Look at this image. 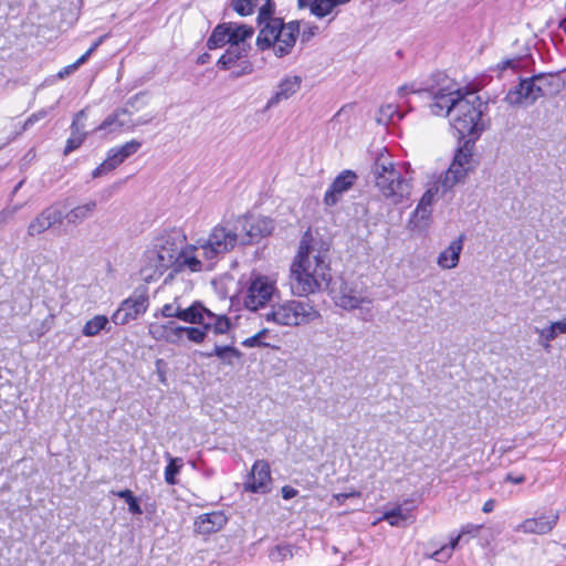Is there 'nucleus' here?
<instances>
[{
  "mask_svg": "<svg viewBox=\"0 0 566 566\" xmlns=\"http://www.w3.org/2000/svg\"><path fill=\"white\" fill-rule=\"evenodd\" d=\"M336 8L333 0H314L310 6L312 14L319 19L329 15Z\"/></svg>",
  "mask_w": 566,
  "mask_h": 566,
  "instance_id": "41",
  "label": "nucleus"
},
{
  "mask_svg": "<svg viewBox=\"0 0 566 566\" xmlns=\"http://www.w3.org/2000/svg\"><path fill=\"white\" fill-rule=\"evenodd\" d=\"M439 192V186L429 188L420 198L408 220L410 231H423L431 223L432 206Z\"/></svg>",
  "mask_w": 566,
  "mask_h": 566,
  "instance_id": "14",
  "label": "nucleus"
},
{
  "mask_svg": "<svg viewBox=\"0 0 566 566\" xmlns=\"http://www.w3.org/2000/svg\"><path fill=\"white\" fill-rule=\"evenodd\" d=\"M63 212L56 206H50L34 217L28 226L27 232L30 237H36L44 233L50 228L61 224Z\"/></svg>",
  "mask_w": 566,
  "mask_h": 566,
  "instance_id": "18",
  "label": "nucleus"
},
{
  "mask_svg": "<svg viewBox=\"0 0 566 566\" xmlns=\"http://www.w3.org/2000/svg\"><path fill=\"white\" fill-rule=\"evenodd\" d=\"M281 492L284 500H291L298 494V491L290 485H284Z\"/></svg>",
  "mask_w": 566,
  "mask_h": 566,
  "instance_id": "51",
  "label": "nucleus"
},
{
  "mask_svg": "<svg viewBox=\"0 0 566 566\" xmlns=\"http://www.w3.org/2000/svg\"><path fill=\"white\" fill-rule=\"evenodd\" d=\"M96 209L95 201H88L71 209L65 218L70 224L77 226L88 219Z\"/></svg>",
  "mask_w": 566,
  "mask_h": 566,
  "instance_id": "32",
  "label": "nucleus"
},
{
  "mask_svg": "<svg viewBox=\"0 0 566 566\" xmlns=\"http://www.w3.org/2000/svg\"><path fill=\"white\" fill-rule=\"evenodd\" d=\"M295 554V547L290 544H280L273 547L269 553V558L273 563H282L284 560L293 558Z\"/></svg>",
  "mask_w": 566,
  "mask_h": 566,
  "instance_id": "40",
  "label": "nucleus"
},
{
  "mask_svg": "<svg viewBox=\"0 0 566 566\" xmlns=\"http://www.w3.org/2000/svg\"><path fill=\"white\" fill-rule=\"evenodd\" d=\"M53 317L54 316L51 314V315H49V317L46 319H44L41 323V327L38 331L39 337L43 336L45 333H48L51 329Z\"/></svg>",
  "mask_w": 566,
  "mask_h": 566,
  "instance_id": "50",
  "label": "nucleus"
},
{
  "mask_svg": "<svg viewBox=\"0 0 566 566\" xmlns=\"http://www.w3.org/2000/svg\"><path fill=\"white\" fill-rule=\"evenodd\" d=\"M234 224L233 217L226 219L211 229L207 239L200 240L214 263L220 255L241 244L239 231Z\"/></svg>",
  "mask_w": 566,
  "mask_h": 566,
  "instance_id": "9",
  "label": "nucleus"
},
{
  "mask_svg": "<svg viewBox=\"0 0 566 566\" xmlns=\"http://www.w3.org/2000/svg\"><path fill=\"white\" fill-rule=\"evenodd\" d=\"M76 69H71V65L65 66L63 70L59 72V77L63 78L65 75L73 73Z\"/></svg>",
  "mask_w": 566,
  "mask_h": 566,
  "instance_id": "61",
  "label": "nucleus"
},
{
  "mask_svg": "<svg viewBox=\"0 0 566 566\" xmlns=\"http://www.w3.org/2000/svg\"><path fill=\"white\" fill-rule=\"evenodd\" d=\"M245 52L247 50L244 46L230 45V48L218 60L217 65L224 70L231 69L238 60L245 55Z\"/></svg>",
  "mask_w": 566,
  "mask_h": 566,
  "instance_id": "38",
  "label": "nucleus"
},
{
  "mask_svg": "<svg viewBox=\"0 0 566 566\" xmlns=\"http://www.w3.org/2000/svg\"><path fill=\"white\" fill-rule=\"evenodd\" d=\"M140 147H142L140 142H138L136 139H132L122 146L111 148L107 151L106 159L93 170V172H92L93 178H98V177L103 176L104 174L114 170L124 160H126L132 155L136 154Z\"/></svg>",
  "mask_w": 566,
  "mask_h": 566,
  "instance_id": "15",
  "label": "nucleus"
},
{
  "mask_svg": "<svg viewBox=\"0 0 566 566\" xmlns=\"http://www.w3.org/2000/svg\"><path fill=\"white\" fill-rule=\"evenodd\" d=\"M15 208L4 209L0 212V226L4 224L9 219L13 217Z\"/></svg>",
  "mask_w": 566,
  "mask_h": 566,
  "instance_id": "53",
  "label": "nucleus"
},
{
  "mask_svg": "<svg viewBox=\"0 0 566 566\" xmlns=\"http://www.w3.org/2000/svg\"><path fill=\"white\" fill-rule=\"evenodd\" d=\"M397 117L400 119L402 116L398 113V109L392 104L382 105L379 109L378 122L386 124Z\"/></svg>",
  "mask_w": 566,
  "mask_h": 566,
  "instance_id": "44",
  "label": "nucleus"
},
{
  "mask_svg": "<svg viewBox=\"0 0 566 566\" xmlns=\"http://www.w3.org/2000/svg\"><path fill=\"white\" fill-rule=\"evenodd\" d=\"M92 53L93 50L88 49L82 56H80L73 64H71V69H77L80 65L85 63Z\"/></svg>",
  "mask_w": 566,
  "mask_h": 566,
  "instance_id": "54",
  "label": "nucleus"
},
{
  "mask_svg": "<svg viewBox=\"0 0 566 566\" xmlns=\"http://www.w3.org/2000/svg\"><path fill=\"white\" fill-rule=\"evenodd\" d=\"M505 481L511 482L513 484H521L525 481V475L524 474L514 475L512 473H507L505 476Z\"/></svg>",
  "mask_w": 566,
  "mask_h": 566,
  "instance_id": "57",
  "label": "nucleus"
},
{
  "mask_svg": "<svg viewBox=\"0 0 566 566\" xmlns=\"http://www.w3.org/2000/svg\"><path fill=\"white\" fill-rule=\"evenodd\" d=\"M102 331H109V319L107 316L98 314L84 324L82 334L86 337H94Z\"/></svg>",
  "mask_w": 566,
  "mask_h": 566,
  "instance_id": "36",
  "label": "nucleus"
},
{
  "mask_svg": "<svg viewBox=\"0 0 566 566\" xmlns=\"http://www.w3.org/2000/svg\"><path fill=\"white\" fill-rule=\"evenodd\" d=\"M559 29L566 33V18L560 21Z\"/></svg>",
  "mask_w": 566,
  "mask_h": 566,
  "instance_id": "64",
  "label": "nucleus"
},
{
  "mask_svg": "<svg viewBox=\"0 0 566 566\" xmlns=\"http://www.w3.org/2000/svg\"><path fill=\"white\" fill-rule=\"evenodd\" d=\"M233 218L242 245L258 242L274 230V221L269 217L245 214Z\"/></svg>",
  "mask_w": 566,
  "mask_h": 566,
  "instance_id": "12",
  "label": "nucleus"
},
{
  "mask_svg": "<svg viewBox=\"0 0 566 566\" xmlns=\"http://www.w3.org/2000/svg\"><path fill=\"white\" fill-rule=\"evenodd\" d=\"M175 253L176 235L158 238L144 253L139 270L143 281L146 283L157 281L169 269L174 272Z\"/></svg>",
  "mask_w": 566,
  "mask_h": 566,
  "instance_id": "5",
  "label": "nucleus"
},
{
  "mask_svg": "<svg viewBox=\"0 0 566 566\" xmlns=\"http://www.w3.org/2000/svg\"><path fill=\"white\" fill-rule=\"evenodd\" d=\"M148 307V297L146 294H135L122 302L120 306L112 315V321L116 325H125L144 314Z\"/></svg>",
  "mask_w": 566,
  "mask_h": 566,
  "instance_id": "16",
  "label": "nucleus"
},
{
  "mask_svg": "<svg viewBox=\"0 0 566 566\" xmlns=\"http://www.w3.org/2000/svg\"><path fill=\"white\" fill-rule=\"evenodd\" d=\"M230 45L234 46H243V43L247 39L252 38L254 33V29L247 24H241L237 22H230Z\"/></svg>",
  "mask_w": 566,
  "mask_h": 566,
  "instance_id": "35",
  "label": "nucleus"
},
{
  "mask_svg": "<svg viewBox=\"0 0 566 566\" xmlns=\"http://www.w3.org/2000/svg\"><path fill=\"white\" fill-rule=\"evenodd\" d=\"M483 102L474 91L443 86L432 92L429 107L433 115L449 117L450 124L461 136L479 134L484 129Z\"/></svg>",
  "mask_w": 566,
  "mask_h": 566,
  "instance_id": "1",
  "label": "nucleus"
},
{
  "mask_svg": "<svg viewBox=\"0 0 566 566\" xmlns=\"http://www.w3.org/2000/svg\"><path fill=\"white\" fill-rule=\"evenodd\" d=\"M150 120H151V118H139L136 122H134V124H135V127H137L140 125H146V124L150 123Z\"/></svg>",
  "mask_w": 566,
  "mask_h": 566,
  "instance_id": "62",
  "label": "nucleus"
},
{
  "mask_svg": "<svg viewBox=\"0 0 566 566\" xmlns=\"http://www.w3.org/2000/svg\"><path fill=\"white\" fill-rule=\"evenodd\" d=\"M252 71V66L248 62H243V67L241 72H235V76L242 75V74H249Z\"/></svg>",
  "mask_w": 566,
  "mask_h": 566,
  "instance_id": "60",
  "label": "nucleus"
},
{
  "mask_svg": "<svg viewBox=\"0 0 566 566\" xmlns=\"http://www.w3.org/2000/svg\"><path fill=\"white\" fill-rule=\"evenodd\" d=\"M165 457L168 460L164 472L165 482L169 485H175L178 483L177 475L184 467V461L181 458H172L169 453H166Z\"/></svg>",
  "mask_w": 566,
  "mask_h": 566,
  "instance_id": "37",
  "label": "nucleus"
},
{
  "mask_svg": "<svg viewBox=\"0 0 566 566\" xmlns=\"http://www.w3.org/2000/svg\"><path fill=\"white\" fill-rule=\"evenodd\" d=\"M150 334L156 338H164L166 342L174 345H185L184 326H179L174 322H168L163 325H151Z\"/></svg>",
  "mask_w": 566,
  "mask_h": 566,
  "instance_id": "25",
  "label": "nucleus"
},
{
  "mask_svg": "<svg viewBox=\"0 0 566 566\" xmlns=\"http://www.w3.org/2000/svg\"><path fill=\"white\" fill-rule=\"evenodd\" d=\"M306 232L291 264V289L294 295L308 296L328 287L332 274L326 254L311 244Z\"/></svg>",
  "mask_w": 566,
  "mask_h": 566,
  "instance_id": "2",
  "label": "nucleus"
},
{
  "mask_svg": "<svg viewBox=\"0 0 566 566\" xmlns=\"http://www.w3.org/2000/svg\"><path fill=\"white\" fill-rule=\"evenodd\" d=\"M543 96L556 94L559 91V81L553 75L539 74L534 76Z\"/></svg>",
  "mask_w": 566,
  "mask_h": 566,
  "instance_id": "39",
  "label": "nucleus"
},
{
  "mask_svg": "<svg viewBox=\"0 0 566 566\" xmlns=\"http://www.w3.org/2000/svg\"><path fill=\"white\" fill-rule=\"evenodd\" d=\"M135 128L134 120L130 114L125 108L116 109L113 114L108 115L96 128V130L105 132L106 134H118L123 130H133Z\"/></svg>",
  "mask_w": 566,
  "mask_h": 566,
  "instance_id": "21",
  "label": "nucleus"
},
{
  "mask_svg": "<svg viewBox=\"0 0 566 566\" xmlns=\"http://www.w3.org/2000/svg\"><path fill=\"white\" fill-rule=\"evenodd\" d=\"M375 184L381 196L390 205H399L409 199L411 184L403 178L388 157L379 156L374 165Z\"/></svg>",
  "mask_w": 566,
  "mask_h": 566,
  "instance_id": "3",
  "label": "nucleus"
},
{
  "mask_svg": "<svg viewBox=\"0 0 566 566\" xmlns=\"http://www.w3.org/2000/svg\"><path fill=\"white\" fill-rule=\"evenodd\" d=\"M532 77L525 78L506 94L505 101L510 105L531 104Z\"/></svg>",
  "mask_w": 566,
  "mask_h": 566,
  "instance_id": "28",
  "label": "nucleus"
},
{
  "mask_svg": "<svg viewBox=\"0 0 566 566\" xmlns=\"http://www.w3.org/2000/svg\"><path fill=\"white\" fill-rule=\"evenodd\" d=\"M542 93L538 88V84L535 80V77H532V96H531V104H533L537 98L542 97Z\"/></svg>",
  "mask_w": 566,
  "mask_h": 566,
  "instance_id": "52",
  "label": "nucleus"
},
{
  "mask_svg": "<svg viewBox=\"0 0 566 566\" xmlns=\"http://www.w3.org/2000/svg\"><path fill=\"white\" fill-rule=\"evenodd\" d=\"M557 521L558 513L551 511L536 517L524 520L521 524L517 525L516 531L524 534L544 535L549 533L555 527Z\"/></svg>",
  "mask_w": 566,
  "mask_h": 566,
  "instance_id": "19",
  "label": "nucleus"
},
{
  "mask_svg": "<svg viewBox=\"0 0 566 566\" xmlns=\"http://www.w3.org/2000/svg\"><path fill=\"white\" fill-rule=\"evenodd\" d=\"M104 38L105 36H101L97 41H95L92 46L90 48V50H93V52L102 44V42L104 41Z\"/></svg>",
  "mask_w": 566,
  "mask_h": 566,
  "instance_id": "63",
  "label": "nucleus"
},
{
  "mask_svg": "<svg viewBox=\"0 0 566 566\" xmlns=\"http://www.w3.org/2000/svg\"><path fill=\"white\" fill-rule=\"evenodd\" d=\"M263 317L277 326L301 327L318 322L322 315L311 302L285 300L272 305Z\"/></svg>",
  "mask_w": 566,
  "mask_h": 566,
  "instance_id": "4",
  "label": "nucleus"
},
{
  "mask_svg": "<svg viewBox=\"0 0 566 566\" xmlns=\"http://www.w3.org/2000/svg\"><path fill=\"white\" fill-rule=\"evenodd\" d=\"M176 235V253L174 273H198L211 271L214 266L206 248L198 240L193 244L180 245L179 235Z\"/></svg>",
  "mask_w": 566,
  "mask_h": 566,
  "instance_id": "8",
  "label": "nucleus"
},
{
  "mask_svg": "<svg viewBox=\"0 0 566 566\" xmlns=\"http://www.w3.org/2000/svg\"><path fill=\"white\" fill-rule=\"evenodd\" d=\"M266 331L263 329L259 333H256L255 335L244 339L242 342V345L245 346V347H254V346H260L261 345V337H263L265 335Z\"/></svg>",
  "mask_w": 566,
  "mask_h": 566,
  "instance_id": "49",
  "label": "nucleus"
},
{
  "mask_svg": "<svg viewBox=\"0 0 566 566\" xmlns=\"http://www.w3.org/2000/svg\"><path fill=\"white\" fill-rule=\"evenodd\" d=\"M473 169V155L469 147L459 148L448 170L440 178L439 185L443 193L451 190L457 184L464 181L469 171Z\"/></svg>",
  "mask_w": 566,
  "mask_h": 566,
  "instance_id": "13",
  "label": "nucleus"
},
{
  "mask_svg": "<svg viewBox=\"0 0 566 566\" xmlns=\"http://www.w3.org/2000/svg\"><path fill=\"white\" fill-rule=\"evenodd\" d=\"M522 62H523L522 57H518V56L505 59L497 64V70L500 72H504L509 69H511L513 71H517L521 67Z\"/></svg>",
  "mask_w": 566,
  "mask_h": 566,
  "instance_id": "46",
  "label": "nucleus"
},
{
  "mask_svg": "<svg viewBox=\"0 0 566 566\" xmlns=\"http://www.w3.org/2000/svg\"><path fill=\"white\" fill-rule=\"evenodd\" d=\"M494 505H495V502L493 500H489L486 501L484 504H483V507H482V511L484 513H490L493 511L494 509Z\"/></svg>",
  "mask_w": 566,
  "mask_h": 566,
  "instance_id": "59",
  "label": "nucleus"
},
{
  "mask_svg": "<svg viewBox=\"0 0 566 566\" xmlns=\"http://www.w3.org/2000/svg\"><path fill=\"white\" fill-rule=\"evenodd\" d=\"M260 6L259 21L265 22L274 12V4L272 0H234L233 9L241 17H247L253 13L254 9Z\"/></svg>",
  "mask_w": 566,
  "mask_h": 566,
  "instance_id": "22",
  "label": "nucleus"
},
{
  "mask_svg": "<svg viewBox=\"0 0 566 566\" xmlns=\"http://www.w3.org/2000/svg\"><path fill=\"white\" fill-rule=\"evenodd\" d=\"M458 547L457 539H451L449 544L441 546L439 549L428 554L427 557L439 563L448 562L453 554V551Z\"/></svg>",
  "mask_w": 566,
  "mask_h": 566,
  "instance_id": "42",
  "label": "nucleus"
},
{
  "mask_svg": "<svg viewBox=\"0 0 566 566\" xmlns=\"http://www.w3.org/2000/svg\"><path fill=\"white\" fill-rule=\"evenodd\" d=\"M298 35L300 22L283 23L281 19L271 15L259 32L256 44L261 50L272 48L277 57H283L291 53Z\"/></svg>",
  "mask_w": 566,
  "mask_h": 566,
  "instance_id": "6",
  "label": "nucleus"
},
{
  "mask_svg": "<svg viewBox=\"0 0 566 566\" xmlns=\"http://www.w3.org/2000/svg\"><path fill=\"white\" fill-rule=\"evenodd\" d=\"M357 180V175L353 170L342 171L332 182L324 196L326 206H335L339 202L343 193L348 191Z\"/></svg>",
  "mask_w": 566,
  "mask_h": 566,
  "instance_id": "20",
  "label": "nucleus"
},
{
  "mask_svg": "<svg viewBox=\"0 0 566 566\" xmlns=\"http://www.w3.org/2000/svg\"><path fill=\"white\" fill-rule=\"evenodd\" d=\"M464 235L461 234L452 240L437 256V265L441 270H453L459 265L463 250Z\"/></svg>",
  "mask_w": 566,
  "mask_h": 566,
  "instance_id": "23",
  "label": "nucleus"
},
{
  "mask_svg": "<svg viewBox=\"0 0 566 566\" xmlns=\"http://www.w3.org/2000/svg\"><path fill=\"white\" fill-rule=\"evenodd\" d=\"M199 325V327H187L184 326V338L185 344L190 342L195 344H201L205 338L207 337V334L209 331H212L216 335H224L226 333H217L214 329L213 324H205V323H196Z\"/></svg>",
  "mask_w": 566,
  "mask_h": 566,
  "instance_id": "31",
  "label": "nucleus"
},
{
  "mask_svg": "<svg viewBox=\"0 0 566 566\" xmlns=\"http://www.w3.org/2000/svg\"><path fill=\"white\" fill-rule=\"evenodd\" d=\"M379 521H386L390 526L405 527L415 522L412 510L397 505L392 510L386 511Z\"/></svg>",
  "mask_w": 566,
  "mask_h": 566,
  "instance_id": "27",
  "label": "nucleus"
},
{
  "mask_svg": "<svg viewBox=\"0 0 566 566\" xmlns=\"http://www.w3.org/2000/svg\"><path fill=\"white\" fill-rule=\"evenodd\" d=\"M272 476L270 464L265 460H256L244 482V490L251 493L266 494L271 491Z\"/></svg>",
  "mask_w": 566,
  "mask_h": 566,
  "instance_id": "17",
  "label": "nucleus"
},
{
  "mask_svg": "<svg viewBox=\"0 0 566 566\" xmlns=\"http://www.w3.org/2000/svg\"><path fill=\"white\" fill-rule=\"evenodd\" d=\"M85 117H86L85 111H83V109L80 111L75 115L73 123H72V133H71V136L67 139V143L65 146L66 154L78 148L82 145V143L84 142L86 134L83 132L82 127H80V122L82 119H85Z\"/></svg>",
  "mask_w": 566,
  "mask_h": 566,
  "instance_id": "30",
  "label": "nucleus"
},
{
  "mask_svg": "<svg viewBox=\"0 0 566 566\" xmlns=\"http://www.w3.org/2000/svg\"><path fill=\"white\" fill-rule=\"evenodd\" d=\"M318 31V27L314 24L306 23L303 29H300V35L303 42L310 41L314 35H316Z\"/></svg>",
  "mask_w": 566,
  "mask_h": 566,
  "instance_id": "47",
  "label": "nucleus"
},
{
  "mask_svg": "<svg viewBox=\"0 0 566 566\" xmlns=\"http://www.w3.org/2000/svg\"><path fill=\"white\" fill-rule=\"evenodd\" d=\"M230 22L218 24L207 41V46L210 50L219 49L229 44L230 42Z\"/></svg>",
  "mask_w": 566,
  "mask_h": 566,
  "instance_id": "33",
  "label": "nucleus"
},
{
  "mask_svg": "<svg viewBox=\"0 0 566 566\" xmlns=\"http://www.w3.org/2000/svg\"><path fill=\"white\" fill-rule=\"evenodd\" d=\"M92 53L93 50L88 49L82 56H80L73 64H71V69H77L80 65L85 63Z\"/></svg>",
  "mask_w": 566,
  "mask_h": 566,
  "instance_id": "56",
  "label": "nucleus"
},
{
  "mask_svg": "<svg viewBox=\"0 0 566 566\" xmlns=\"http://www.w3.org/2000/svg\"><path fill=\"white\" fill-rule=\"evenodd\" d=\"M301 83L302 78L297 75L286 76L283 78L280 82L275 94L268 101L265 108L270 109L280 102L289 99L300 90Z\"/></svg>",
  "mask_w": 566,
  "mask_h": 566,
  "instance_id": "24",
  "label": "nucleus"
},
{
  "mask_svg": "<svg viewBox=\"0 0 566 566\" xmlns=\"http://www.w3.org/2000/svg\"><path fill=\"white\" fill-rule=\"evenodd\" d=\"M277 292L274 276L252 273L244 295V306L258 311L268 304Z\"/></svg>",
  "mask_w": 566,
  "mask_h": 566,
  "instance_id": "10",
  "label": "nucleus"
},
{
  "mask_svg": "<svg viewBox=\"0 0 566 566\" xmlns=\"http://www.w3.org/2000/svg\"><path fill=\"white\" fill-rule=\"evenodd\" d=\"M207 356H216L222 361L223 365L233 366L235 361L241 359L242 353L231 345H216L212 353L207 354Z\"/></svg>",
  "mask_w": 566,
  "mask_h": 566,
  "instance_id": "34",
  "label": "nucleus"
},
{
  "mask_svg": "<svg viewBox=\"0 0 566 566\" xmlns=\"http://www.w3.org/2000/svg\"><path fill=\"white\" fill-rule=\"evenodd\" d=\"M161 315L167 318H178L186 323L213 324L217 333H229L231 322L227 315L214 314L201 303L195 302L187 308H182L177 303L165 304L161 308Z\"/></svg>",
  "mask_w": 566,
  "mask_h": 566,
  "instance_id": "7",
  "label": "nucleus"
},
{
  "mask_svg": "<svg viewBox=\"0 0 566 566\" xmlns=\"http://www.w3.org/2000/svg\"><path fill=\"white\" fill-rule=\"evenodd\" d=\"M361 493L359 491H352L348 493H337L333 495V501L336 502V505H343L345 501L349 497H360Z\"/></svg>",
  "mask_w": 566,
  "mask_h": 566,
  "instance_id": "48",
  "label": "nucleus"
},
{
  "mask_svg": "<svg viewBox=\"0 0 566 566\" xmlns=\"http://www.w3.org/2000/svg\"><path fill=\"white\" fill-rule=\"evenodd\" d=\"M336 306L353 311L370 303L366 289L357 281L340 279L339 283L331 290Z\"/></svg>",
  "mask_w": 566,
  "mask_h": 566,
  "instance_id": "11",
  "label": "nucleus"
},
{
  "mask_svg": "<svg viewBox=\"0 0 566 566\" xmlns=\"http://www.w3.org/2000/svg\"><path fill=\"white\" fill-rule=\"evenodd\" d=\"M536 333L539 336V344L545 349H548L552 340H554L559 334H566V318L557 322H551L545 328H536Z\"/></svg>",
  "mask_w": 566,
  "mask_h": 566,
  "instance_id": "29",
  "label": "nucleus"
},
{
  "mask_svg": "<svg viewBox=\"0 0 566 566\" xmlns=\"http://www.w3.org/2000/svg\"><path fill=\"white\" fill-rule=\"evenodd\" d=\"M481 527V525L465 524L461 527L459 534L457 536H452L451 539H457V544L459 545L467 536H476Z\"/></svg>",
  "mask_w": 566,
  "mask_h": 566,
  "instance_id": "45",
  "label": "nucleus"
},
{
  "mask_svg": "<svg viewBox=\"0 0 566 566\" xmlns=\"http://www.w3.org/2000/svg\"><path fill=\"white\" fill-rule=\"evenodd\" d=\"M227 521V516L222 512L206 513L197 517L195 528L200 534H211L221 530Z\"/></svg>",
  "mask_w": 566,
  "mask_h": 566,
  "instance_id": "26",
  "label": "nucleus"
},
{
  "mask_svg": "<svg viewBox=\"0 0 566 566\" xmlns=\"http://www.w3.org/2000/svg\"><path fill=\"white\" fill-rule=\"evenodd\" d=\"M92 53L93 50L88 49L82 56H80L73 64H71V69H77L80 65L85 63Z\"/></svg>",
  "mask_w": 566,
  "mask_h": 566,
  "instance_id": "55",
  "label": "nucleus"
},
{
  "mask_svg": "<svg viewBox=\"0 0 566 566\" xmlns=\"http://www.w3.org/2000/svg\"><path fill=\"white\" fill-rule=\"evenodd\" d=\"M118 497L124 499L128 505V511L132 514L140 515L143 514V510L140 507V504L138 500L133 495V492L128 489L120 490L115 493Z\"/></svg>",
  "mask_w": 566,
  "mask_h": 566,
  "instance_id": "43",
  "label": "nucleus"
},
{
  "mask_svg": "<svg viewBox=\"0 0 566 566\" xmlns=\"http://www.w3.org/2000/svg\"><path fill=\"white\" fill-rule=\"evenodd\" d=\"M415 92H416V91H415L413 88H411V87H409V86H407V85H403V86H400V87L398 88V92H397V93H398V95H399L400 97H403L406 94H408V93H415Z\"/></svg>",
  "mask_w": 566,
  "mask_h": 566,
  "instance_id": "58",
  "label": "nucleus"
}]
</instances>
